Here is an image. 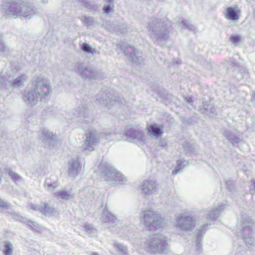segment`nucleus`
Listing matches in <instances>:
<instances>
[{"label":"nucleus","mask_w":255,"mask_h":255,"mask_svg":"<svg viewBox=\"0 0 255 255\" xmlns=\"http://www.w3.org/2000/svg\"><path fill=\"white\" fill-rule=\"evenodd\" d=\"M168 21L158 18L152 19L148 24V30L153 42L163 46L169 38L168 30Z\"/></svg>","instance_id":"nucleus-1"},{"label":"nucleus","mask_w":255,"mask_h":255,"mask_svg":"<svg viewBox=\"0 0 255 255\" xmlns=\"http://www.w3.org/2000/svg\"><path fill=\"white\" fill-rule=\"evenodd\" d=\"M141 221L150 231L163 228L166 222L157 212L152 210H145L140 214Z\"/></svg>","instance_id":"nucleus-2"},{"label":"nucleus","mask_w":255,"mask_h":255,"mask_svg":"<svg viewBox=\"0 0 255 255\" xmlns=\"http://www.w3.org/2000/svg\"><path fill=\"white\" fill-rule=\"evenodd\" d=\"M166 238L161 234H156L148 236L145 240L144 248L151 254L163 253L167 248Z\"/></svg>","instance_id":"nucleus-3"},{"label":"nucleus","mask_w":255,"mask_h":255,"mask_svg":"<svg viewBox=\"0 0 255 255\" xmlns=\"http://www.w3.org/2000/svg\"><path fill=\"white\" fill-rule=\"evenodd\" d=\"M32 88L40 97V100L47 101L52 93L50 83L47 78L42 76L34 77L32 80Z\"/></svg>","instance_id":"nucleus-4"},{"label":"nucleus","mask_w":255,"mask_h":255,"mask_svg":"<svg viewBox=\"0 0 255 255\" xmlns=\"http://www.w3.org/2000/svg\"><path fill=\"white\" fill-rule=\"evenodd\" d=\"M102 178L106 181L111 182L113 185H122L127 181L126 177L114 167L107 165H102Z\"/></svg>","instance_id":"nucleus-5"},{"label":"nucleus","mask_w":255,"mask_h":255,"mask_svg":"<svg viewBox=\"0 0 255 255\" xmlns=\"http://www.w3.org/2000/svg\"><path fill=\"white\" fill-rule=\"evenodd\" d=\"M97 100L100 104L109 109L114 105L123 104L124 102V98L118 93L113 94L107 90L99 93Z\"/></svg>","instance_id":"nucleus-6"},{"label":"nucleus","mask_w":255,"mask_h":255,"mask_svg":"<svg viewBox=\"0 0 255 255\" xmlns=\"http://www.w3.org/2000/svg\"><path fill=\"white\" fill-rule=\"evenodd\" d=\"M73 69L83 79H98L103 74L91 66H86L83 63H75L72 65Z\"/></svg>","instance_id":"nucleus-7"},{"label":"nucleus","mask_w":255,"mask_h":255,"mask_svg":"<svg viewBox=\"0 0 255 255\" xmlns=\"http://www.w3.org/2000/svg\"><path fill=\"white\" fill-rule=\"evenodd\" d=\"M22 2L21 0H11L4 3L2 5L3 16L5 18L19 17L20 13L22 12L20 9L25 7L24 5H22Z\"/></svg>","instance_id":"nucleus-8"},{"label":"nucleus","mask_w":255,"mask_h":255,"mask_svg":"<svg viewBox=\"0 0 255 255\" xmlns=\"http://www.w3.org/2000/svg\"><path fill=\"white\" fill-rule=\"evenodd\" d=\"M254 223L250 217L242 216V233L244 240L247 245H252L253 243L252 236Z\"/></svg>","instance_id":"nucleus-9"},{"label":"nucleus","mask_w":255,"mask_h":255,"mask_svg":"<svg viewBox=\"0 0 255 255\" xmlns=\"http://www.w3.org/2000/svg\"><path fill=\"white\" fill-rule=\"evenodd\" d=\"M121 49L127 56L131 62L141 63L143 61L141 53L134 47L126 44L121 45Z\"/></svg>","instance_id":"nucleus-10"},{"label":"nucleus","mask_w":255,"mask_h":255,"mask_svg":"<svg viewBox=\"0 0 255 255\" xmlns=\"http://www.w3.org/2000/svg\"><path fill=\"white\" fill-rule=\"evenodd\" d=\"M195 226V220L191 216H181L176 223V227L182 231H191Z\"/></svg>","instance_id":"nucleus-11"},{"label":"nucleus","mask_w":255,"mask_h":255,"mask_svg":"<svg viewBox=\"0 0 255 255\" xmlns=\"http://www.w3.org/2000/svg\"><path fill=\"white\" fill-rule=\"evenodd\" d=\"M86 138L84 140L83 151L94 150V146L99 142L100 136L97 131L91 129L88 133L85 134Z\"/></svg>","instance_id":"nucleus-12"},{"label":"nucleus","mask_w":255,"mask_h":255,"mask_svg":"<svg viewBox=\"0 0 255 255\" xmlns=\"http://www.w3.org/2000/svg\"><path fill=\"white\" fill-rule=\"evenodd\" d=\"M157 183L153 180H145L141 185V193L144 196L154 194L158 189Z\"/></svg>","instance_id":"nucleus-13"},{"label":"nucleus","mask_w":255,"mask_h":255,"mask_svg":"<svg viewBox=\"0 0 255 255\" xmlns=\"http://www.w3.org/2000/svg\"><path fill=\"white\" fill-rule=\"evenodd\" d=\"M124 135L127 137L126 139L130 142H136L143 141V132L139 130L132 128H128L126 130Z\"/></svg>","instance_id":"nucleus-14"},{"label":"nucleus","mask_w":255,"mask_h":255,"mask_svg":"<svg viewBox=\"0 0 255 255\" xmlns=\"http://www.w3.org/2000/svg\"><path fill=\"white\" fill-rule=\"evenodd\" d=\"M39 136L43 141L47 142L49 148L53 147L56 144L57 136L46 129H43L39 132Z\"/></svg>","instance_id":"nucleus-15"},{"label":"nucleus","mask_w":255,"mask_h":255,"mask_svg":"<svg viewBox=\"0 0 255 255\" xmlns=\"http://www.w3.org/2000/svg\"><path fill=\"white\" fill-rule=\"evenodd\" d=\"M22 98L27 104L31 106L36 105L38 100H40V97L33 88L25 91L23 94Z\"/></svg>","instance_id":"nucleus-16"},{"label":"nucleus","mask_w":255,"mask_h":255,"mask_svg":"<svg viewBox=\"0 0 255 255\" xmlns=\"http://www.w3.org/2000/svg\"><path fill=\"white\" fill-rule=\"evenodd\" d=\"M81 170V166L77 158L76 159L72 158L69 161L68 173L70 177L75 178Z\"/></svg>","instance_id":"nucleus-17"},{"label":"nucleus","mask_w":255,"mask_h":255,"mask_svg":"<svg viewBox=\"0 0 255 255\" xmlns=\"http://www.w3.org/2000/svg\"><path fill=\"white\" fill-rule=\"evenodd\" d=\"M225 17L228 20L238 21L241 15V10L237 6L235 7H228L223 12Z\"/></svg>","instance_id":"nucleus-18"},{"label":"nucleus","mask_w":255,"mask_h":255,"mask_svg":"<svg viewBox=\"0 0 255 255\" xmlns=\"http://www.w3.org/2000/svg\"><path fill=\"white\" fill-rule=\"evenodd\" d=\"M33 209L34 210H38L45 216L48 217H51L55 213H57L56 209L47 203H43V206H37Z\"/></svg>","instance_id":"nucleus-19"},{"label":"nucleus","mask_w":255,"mask_h":255,"mask_svg":"<svg viewBox=\"0 0 255 255\" xmlns=\"http://www.w3.org/2000/svg\"><path fill=\"white\" fill-rule=\"evenodd\" d=\"M101 220L109 223L112 227L117 226L119 221L116 217L107 210H104L101 218Z\"/></svg>","instance_id":"nucleus-20"},{"label":"nucleus","mask_w":255,"mask_h":255,"mask_svg":"<svg viewBox=\"0 0 255 255\" xmlns=\"http://www.w3.org/2000/svg\"><path fill=\"white\" fill-rule=\"evenodd\" d=\"M25 6V8L22 7L20 9L22 11L21 13H20L19 17H23L25 18H30L31 16L35 14L36 11L33 6L29 3L23 1L22 5Z\"/></svg>","instance_id":"nucleus-21"},{"label":"nucleus","mask_w":255,"mask_h":255,"mask_svg":"<svg viewBox=\"0 0 255 255\" xmlns=\"http://www.w3.org/2000/svg\"><path fill=\"white\" fill-rule=\"evenodd\" d=\"M201 112L210 117H215L217 114V109L211 104H208L207 102L203 103L200 108Z\"/></svg>","instance_id":"nucleus-22"},{"label":"nucleus","mask_w":255,"mask_h":255,"mask_svg":"<svg viewBox=\"0 0 255 255\" xmlns=\"http://www.w3.org/2000/svg\"><path fill=\"white\" fill-rule=\"evenodd\" d=\"M224 205L220 204L216 207H214L207 215V219L211 221H215L224 210Z\"/></svg>","instance_id":"nucleus-23"},{"label":"nucleus","mask_w":255,"mask_h":255,"mask_svg":"<svg viewBox=\"0 0 255 255\" xmlns=\"http://www.w3.org/2000/svg\"><path fill=\"white\" fill-rule=\"evenodd\" d=\"M209 225L208 224H203L201 227L196 231V250H201L202 249V242L203 240V236L206 230L204 228Z\"/></svg>","instance_id":"nucleus-24"},{"label":"nucleus","mask_w":255,"mask_h":255,"mask_svg":"<svg viewBox=\"0 0 255 255\" xmlns=\"http://www.w3.org/2000/svg\"><path fill=\"white\" fill-rule=\"evenodd\" d=\"M44 186L49 191H53L59 186L57 177L54 175H51L45 180Z\"/></svg>","instance_id":"nucleus-25"},{"label":"nucleus","mask_w":255,"mask_h":255,"mask_svg":"<svg viewBox=\"0 0 255 255\" xmlns=\"http://www.w3.org/2000/svg\"><path fill=\"white\" fill-rule=\"evenodd\" d=\"M89 111L86 104H81L76 109L74 112V115L78 118H88L89 115Z\"/></svg>","instance_id":"nucleus-26"},{"label":"nucleus","mask_w":255,"mask_h":255,"mask_svg":"<svg viewBox=\"0 0 255 255\" xmlns=\"http://www.w3.org/2000/svg\"><path fill=\"white\" fill-rule=\"evenodd\" d=\"M83 25L87 29H91L94 26L96 21L94 17L90 16L82 15L79 17Z\"/></svg>","instance_id":"nucleus-27"},{"label":"nucleus","mask_w":255,"mask_h":255,"mask_svg":"<svg viewBox=\"0 0 255 255\" xmlns=\"http://www.w3.org/2000/svg\"><path fill=\"white\" fill-rule=\"evenodd\" d=\"M113 247L119 255H128V250L127 246L123 244L115 242Z\"/></svg>","instance_id":"nucleus-28"},{"label":"nucleus","mask_w":255,"mask_h":255,"mask_svg":"<svg viewBox=\"0 0 255 255\" xmlns=\"http://www.w3.org/2000/svg\"><path fill=\"white\" fill-rule=\"evenodd\" d=\"M27 80V76L25 74H22L17 78L11 83L13 87L15 88H20L23 86V83Z\"/></svg>","instance_id":"nucleus-29"},{"label":"nucleus","mask_w":255,"mask_h":255,"mask_svg":"<svg viewBox=\"0 0 255 255\" xmlns=\"http://www.w3.org/2000/svg\"><path fill=\"white\" fill-rule=\"evenodd\" d=\"M55 194L58 200H68L72 197L69 191L64 190L59 191L56 192Z\"/></svg>","instance_id":"nucleus-30"},{"label":"nucleus","mask_w":255,"mask_h":255,"mask_svg":"<svg viewBox=\"0 0 255 255\" xmlns=\"http://www.w3.org/2000/svg\"><path fill=\"white\" fill-rule=\"evenodd\" d=\"M223 135L233 143H238L240 141L239 138L230 130H225L223 133Z\"/></svg>","instance_id":"nucleus-31"},{"label":"nucleus","mask_w":255,"mask_h":255,"mask_svg":"<svg viewBox=\"0 0 255 255\" xmlns=\"http://www.w3.org/2000/svg\"><path fill=\"white\" fill-rule=\"evenodd\" d=\"M105 3L103 9L104 13L108 14L114 11V4L113 0H104Z\"/></svg>","instance_id":"nucleus-32"},{"label":"nucleus","mask_w":255,"mask_h":255,"mask_svg":"<svg viewBox=\"0 0 255 255\" xmlns=\"http://www.w3.org/2000/svg\"><path fill=\"white\" fill-rule=\"evenodd\" d=\"M0 53L7 55L10 53V50L3 41L2 35L0 34Z\"/></svg>","instance_id":"nucleus-33"},{"label":"nucleus","mask_w":255,"mask_h":255,"mask_svg":"<svg viewBox=\"0 0 255 255\" xmlns=\"http://www.w3.org/2000/svg\"><path fill=\"white\" fill-rule=\"evenodd\" d=\"M5 173L7 174L14 181H18L22 180V178L18 174L12 171L9 168H5L4 169Z\"/></svg>","instance_id":"nucleus-34"},{"label":"nucleus","mask_w":255,"mask_h":255,"mask_svg":"<svg viewBox=\"0 0 255 255\" xmlns=\"http://www.w3.org/2000/svg\"><path fill=\"white\" fill-rule=\"evenodd\" d=\"M5 213L9 214L10 215L11 217L16 221H18L21 222L25 223L27 219L21 216L19 213L14 212L11 211V209L9 211H5Z\"/></svg>","instance_id":"nucleus-35"},{"label":"nucleus","mask_w":255,"mask_h":255,"mask_svg":"<svg viewBox=\"0 0 255 255\" xmlns=\"http://www.w3.org/2000/svg\"><path fill=\"white\" fill-rule=\"evenodd\" d=\"M85 3V6L89 11L95 12L98 8L97 4L91 3L88 2L87 0H79Z\"/></svg>","instance_id":"nucleus-36"},{"label":"nucleus","mask_w":255,"mask_h":255,"mask_svg":"<svg viewBox=\"0 0 255 255\" xmlns=\"http://www.w3.org/2000/svg\"><path fill=\"white\" fill-rule=\"evenodd\" d=\"M149 132L154 136H158L162 133L161 129L156 125L150 126L148 128Z\"/></svg>","instance_id":"nucleus-37"},{"label":"nucleus","mask_w":255,"mask_h":255,"mask_svg":"<svg viewBox=\"0 0 255 255\" xmlns=\"http://www.w3.org/2000/svg\"><path fill=\"white\" fill-rule=\"evenodd\" d=\"M11 207L12 206L10 203L0 198V208H1L2 212L5 213V211L10 210Z\"/></svg>","instance_id":"nucleus-38"},{"label":"nucleus","mask_w":255,"mask_h":255,"mask_svg":"<svg viewBox=\"0 0 255 255\" xmlns=\"http://www.w3.org/2000/svg\"><path fill=\"white\" fill-rule=\"evenodd\" d=\"M13 249V245L10 242H7L5 243L3 251L4 255H12Z\"/></svg>","instance_id":"nucleus-39"},{"label":"nucleus","mask_w":255,"mask_h":255,"mask_svg":"<svg viewBox=\"0 0 255 255\" xmlns=\"http://www.w3.org/2000/svg\"><path fill=\"white\" fill-rule=\"evenodd\" d=\"M84 227L86 232L90 236H93L96 233V229L94 227L93 225L86 223Z\"/></svg>","instance_id":"nucleus-40"},{"label":"nucleus","mask_w":255,"mask_h":255,"mask_svg":"<svg viewBox=\"0 0 255 255\" xmlns=\"http://www.w3.org/2000/svg\"><path fill=\"white\" fill-rule=\"evenodd\" d=\"M81 49L85 52L90 53L92 54H94L96 52V49L93 48L89 44L87 43H84L82 45Z\"/></svg>","instance_id":"nucleus-41"},{"label":"nucleus","mask_w":255,"mask_h":255,"mask_svg":"<svg viewBox=\"0 0 255 255\" xmlns=\"http://www.w3.org/2000/svg\"><path fill=\"white\" fill-rule=\"evenodd\" d=\"M242 36L239 34H232L229 38V40L232 44L237 46L239 44V42L242 39Z\"/></svg>","instance_id":"nucleus-42"},{"label":"nucleus","mask_w":255,"mask_h":255,"mask_svg":"<svg viewBox=\"0 0 255 255\" xmlns=\"http://www.w3.org/2000/svg\"><path fill=\"white\" fill-rule=\"evenodd\" d=\"M181 23L190 31H194L195 30V27L191 23L190 21L187 20H182Z\"/></svg>","instance_id":"nucleus-43"},{"label":"nucleus","mask_w":255,"mask_h":255,"mask_svg":"<svg viewBox=\"0 0 255 255\" xmlns=\"http://www.w3.org/2000/svg\"><path fill=\"white\" fill-rule=\"evenodd\" d=\"M178 162L179 161H178L177 166L172 172V175H176L178 173H180V172H181V171L183 169L184 167V165H183L182 163Z\"/></svg>","instance_id":"nucleus-44"},{"label":"nucleus","mask_w":255,"mask_h":255,"mask_svg":"<svg viewBox=\"0 0 255 255\" xmlns=\"http://www.w3.org/2000/svg\"><path fill=\"white\" fill-rule=\"evenodd\" d=\"M198 119V118L196 115H193L190 119H185L184 121L189 125H192L197 122Z\"/></svg>","instance_id":"nucleus-45"},{"label":"nucleus","mask_w":255,"mask_h":255,"mask_svg":"<svg viewBox=\"0 0 255 255\" xmlns=\"http://www.w3.org/2000/svg\"><path fill=\"white\" fill-rule=\"evenodd\" d=\"M26 222L28 223V226L30 229L33 230L39 229V225L37 223L27 220Z\"/></svg>","instance_id":"nucleus-46"},{"label":"nucleus","mask_w":255,"mask_h":255,"mask_svg":"<svg viewBox=\"0 0 255 255\" xmlns=\"http://www.w3.org/2000/svg\"><path fill=\"white\" fill-rule=\"evenodd\" d=\"M227 188L230 190L232 191L234 188V183L232 180H228L226 181Z\"/></svg>","instance_id":"nucleus-47"},{"label":"nucleus","mask_w":255,"mask_h":255,"mask_svg":"<svg viewBox=\"0 0 255 255\" xmlns=\"http://www.w3.org/2000/svg\"><path fill=\"white\" fill-rule=\"evenodd\" d=\"M159 146L162 148L167 149L168 144L166 140L160 139L159 141Z\"/></svg>","instance_id":"nucleus-48"},{"label":"nucleus","mask_w":255,"mask_h":255,"mask_svg":"<svg viewBox=\"0 0 255 255\" xmlns=\"http://www.w3.org/2000/svg\"><path fill=\"white\" fill-rule=\"evenodd\" d=\"M116 29L122 33H124L127 31V26L125 24H122L121 26L117 25Z\"/></svg>","instance_id":"nucleus-49"},{"label":"nucleus","mask_w":255,"mask_h":255,"mask_svg":"<svg viewBox=\"0 0 255 255\" xmlns=\"http://www.w3.org/2000/svg\"><path fill=\"white\" fill-rule=\"evenodd\" d=\"M250 191L252 194H255V181H253L250 186Z\"/></svg>","instance_id":"nucleus-50"},{"label":"nucleus","mask_w":255,"mask_h":255,"mask_svg":"<svg viewBox=\"0 0 255 255\" xmlns=\"http://www.w3.org/2000/svg\"><path fill=\"white\" fill-rule=\"evenodd\" d=\"M183 99L188 103H191L193 102L192 98L190 97L183 96Z\"/></svg>","instance_id":"nucleus-51"},{"label":"nucleus","mask_w":255,"mask_h":255,"mask_svg":"<svg viewBox=\"0 0 255 255\" xmlns=\"http://www.w3.org/2000/svg\"><path fill=\"white\" fill-rule=\"evenodd\" d=\"M89 255H99V254L96 252H92Z\"/></svg>","instance_id":"nucleus-52"},{"label":"nucleus","mask_w":255,"mask_h":255,"mask_svg":"<svg viewBox=\"0 0 255 255\" xmlns=\"http://www.w3.org/2000/svg\"><path fill=\"white\" fill-rule=\"evenodd\" d=\"M174 63H175V61H174ZM176 63L177 64H181V60H177V61H176Z\"/></svg>","instance_id":"nucleus-53"},{"label":"nucleus","mask_w":255,"mask_h":255,"mask_svg":"<svg viewBox=\"0 0 255 255\" xmlns=\"http://www.w3.org/2000/svg\"><path fill=\"white\" fill-rule=\"evenodd\" d=\"M158 170L159 171H162V169H158Z\"/></svg>","instance_id":"nucleus-54"},{"label":"nucleus","mask_w":255,"mask_h":255,"mask_svg":"<svg viewBox=\"0 0 255 255\" xmlns=\"http://www.w3.org/2000/svg\"><path fill=\"white\" fill-rule=\"evenodd\" d=\"M236 255H240L239 254H236Z\"/></svg>","instance_id":"nucleus-55"}]
</instances>
